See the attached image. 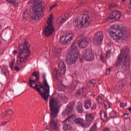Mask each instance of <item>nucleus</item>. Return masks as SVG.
<instances>
[{"instance_id": "nucleus-17", "label": "nucleus", "mask_w": 131, "mask_h": 131, "mask_svg": "<svg viewBox=\"0 0 131 131\" xmlns=\"http://www.w3.org/2000/svg\"><path fill=\"white\" fill-rule=\"evenodd\" d=\"M78 46H79V41H75L71 46V49L69 52L78 54Z\"/></svg>"}, {"instance_id": "nucleus-22", "label": "nucleus", "mask_w": 131, "mask_h": 131, "mask_svg": "<svg viewBox=\"0 0 131 131\" xmlns=\"http://www.w3.org/2000/svg\"><path fill=\"white\" fill-rule=\"evenodd\" d=\"M81 22V19L80 16H78L77 18L74 19L73 24L74 26L76 27H78V26H80L81 27V24L80 23Z\"/></svg>"}, {"instance_id": "nucleus-16", "label": "nucleus", "mask_w": 131, "mask_h": 131, "mask_svg": "<svg viewBox=\"0 0 131 131\" xmlns=\"http://www.w3.org/2000/svg\"><path fill=\"white\" fill-rule=\"evenodd\" d=\"M91 41V38L89 37H85L83 38L80 42H79V46L81 49H84L89 45Z\"/></svg>"}, {"instance_id": "nucleus-35", "label": "nucleus", "mask_w": 131, "mask_h": 131, "mask_svg": "<svg viewBox=\"0 0 131 131\" xmlns=\"http://www.w3.org/2000/svg\"><path fill=\"white\" fill-rule=\"evenodd\" d=\"M23 19H26L27 17H28V11L27 10H26L23 14Z\"/></svg>"}, {"instance_id": "nucleus-53", "label": "nucleus", "mask_w": 131, "mask_h": 131, "mask_svg": "<svg viewBox=\"0 0 131 131\" xmlns=\"http://www.w3.org/2000/svg\"><path fill=\"white\" fill-rule=\"evenodd\" d=\"M17 50H14V51H13V55H16V54H17Z\"/></svg>"}, {"instance_id": "nucleus-25", "label": "nucleus", "mask_w": 131, "mask_h": 131, "mask_svg": "<svg viewBox=\"0 0 131 131\" xmlns=\"http://www.w3.org/2000/svg\"><path fill=\"white\" fill-rule=\"evenodd\" d=\"M69 89L70 90L71 92H73V91L75 90V89H76V85L74 84V83H72L70 86H69Z\"/></svg>"}, {"instance_id": "nucleus-8", "label": "nucleus", "mask_w": 131, "mask_h": 131, "mask_svg": "<svg viewBox=\"0 0 131 131\" xmlns=\"http://www.w3.org/2000/svg\"><path fill=\"white\" fill-rule=\"evenodd\" d=\"M66 72V66L64 63V61L61 60L58 63V69H55L53 71V76L56 79L58 80V76L61 77Z\"/></svg>"}, {"instance_id": "nucleus-46", "label": "nucleus", "mask_w": 131, "mask_h": 131, "mask_svg": "<svg viewBox=\"0 0 131 131\" xmlns=\"http://www.w3.org/2000/svg\"><path fill=\"white\" fill-rule=\"evenodd\" d=\"M100 59L101 62H104V56L102 55H101Z\"/></svg>"}, {"instance_id": "nucleus-18", "label": "nucleus", "mask_w": 131, "mask_h": 131, "mask_svg": "<svg viewBox=\"0 0 131 131\" xmlns=\"http://www.w3.org/2000/svg\"><path fill=\"white\" fill-rule=\"evenodd\" d=\"M121 15V13H120V12L115 10L112 14L110 15V18L111 20H119Z\"/></svg>"}, {"instance_id": "nucleus-13", "label": "nucleus", "mask_w": 131, "mask_h": 131, "mask_svg": "<svg viewBox=\"0 0 131 131\" xmlns=\"http://www.w3.org/2000/svg\"><path fill=\"white\" fill-rule=\"evenodd\" d=\"M73 117H74V115L71 116L62 122L63 129L64 130H70V129H71L70 124H71V120L73 119Z\"/></svg>"}, {"instance_id": "nucleus-19", "label": "nucleus", "mask_w": 131, "mask_h": 131, "mask_svg": "<svg viewBox=\"0 0 131 131\" xmlns=\"http://www.w3.org/2000/svg\"><path fill=\"white\" fill-rule=\"evenodd\" d=\"M73 36L68 38V36H62L60 37V41L62 45H68L72 40Z\"/></svg>"}, {"instance_id": "nucleus-36", "label": "nucleus", "mask_w": 131, "mask_h": 131, "mask_svg": "<svg viewBox=\"0 0 131 131\" xmlns=\"http://www.w3.org/2000/svg\"><path fill=\"white\" fill-rule=\"evenodd\" d=\"M96 100L98 103H102V98L99 95L98 96V97L96 98Z\"/></svg>"}, {"instance_id": "nucleus-48", "label": "nucleus", "mask_w": 131, "mask_h": 131, "mask_svg": "<svg viewBox=\"0 0 131 131\" xmlns=\"http://www.w3.org/2000/svg\"><path fill=\"white\" fill-rule=\"evenodd\" d=\"M124 117L125 119H127L128 118V115L127 114H125L124 115Z\"/></svg>"}, {"instance_id": "nucleus-52", "label": "nucleus", "mask_w": 131, "mask_h": 131, "mask_svg": "<svg viewBox=\"0 0 131 131\" xmlns=\"http://www.w3.org/2000/svg\"><path fill=\"white\" fill-rule=\"evenodd\" d=\"M109 55H110V51H107L106 52V56H109Z\"/></svg>"}, {"instance_id": "nucleus-26", "label": "nucleus", "mask_w": 131, "mask_h": 131, "mask_svg": "<svg viewBox=\"0 0 131 131\" xmlns=\"http://www.w3.org/2000/svg\"><path fill=\"white\" fill-rule=\"evenodd\" d=\"M83 93H84V88L83 87L77 92V94H78L79 96H82L83 95Z\"/></svg>"}, {"instance_id": "nucleus-12", "label": "nucleus", "mask_w": 131, "mask_h": 131, "mask_svg": "<svg viewBox=\"0 0 131 131\" xmlns=\"http://www.w3.org/2000/svg\"><path fill=\"white\" fill-rule=\"evenodd\" d=\"M82 57L83 59H86V61H93L95 56L91 49H87L82 51Z\"/></svg>"}, {"instance_id": "nucleus-43", "label": "nucleus", "mask_w": 131, "mask_h": 131, "mask_svg": "<svg viewBox=\"0 0 131 131\" xmlns=\"http://www.w3.org/2000/svg\"><path fill=\"white\" fill-rule=\"evenodd\" d=\"M56 6H57V4H54L52 6L50 7V10L52 11V10H53L54 8H56Z\"/></svg>"}, {"instance_id": "nucleus-34", "label": "nucleus", "mask_w": 131, "mask_h": 131, "mask_svg": "<svg viewBox=\"0 0 131 131\" xmlns=\"http://www.w3.org/2000/svg\"><path fill=\"white\" fill-rule=\"evenodd\" d=\"M8 112L6 111L5 112H4V113H2L1 116L2 117V118H4V117H7V116H8Z\"/></svg>"}, {"instance_id": "nucleus-56", "label": "nucleus", "mask_w": 131, "mask_h": 131, "mask_svg": "<svg viewBox=\"0 0 131 131\" xmlns=\"http://www.w3.org/2000/svg\"><path fill=\"white\" fill-rule=\"evenodd\" d=\"M128 111H129V112H131V107L128 108Z\"/></svg>"}, {"instance_id": "nucleus-24", "label": "nucleus", "mask_w": 131, "mask_h": 131, "mask_svg": "<svg viewBox=\"0 0 131 131\" xmlns=\"http://www.w3.org/2000/svg\"><path fill=\"white\" fill-rule=\"evenodd\" d=\"M83 120L80 118H77L74 120V122L75 123H76V124H78L81 126Z\"/></svg>"}, {"instance_id": "nucleus-60", "label": "nucleus", "mask_w": 131, "mask_h": 131, "mask_svg": "<svg viewBox=\"0 0 131 131\" xmlns=\"http://www.w3.org/2000/svg\"><path fill=\"white\" fill-rule=\"evenodd\" d=\"M80 5H83V2H81Z\"/></svg>"}, {"instance_id": "nucleus-40", "label": "nucleus", "mask_w": 131, "mask_h": 131, "mask_svg": "<svg viewBox=\"0 0 131 131\" xmlns=\"http://www.w3.org/2000/svg\"><path fill=\"white\" fill-rule=\"evenodd\" d=\"M115 7H117V5L116 4H112L109 6L108 8L109 9H111V8H115Z\"/></svg>"}, {"instance_id": "nucleus-39", "label": "nucleus", "mask_w": 131, "mask_h": 131, "mask_svg": "<svg viewBox=\"0 0 131 131\" xmlns=\"http://www.w3.org/2000/svg\"><path fill=\"white\" fill-rule=\"evenodd\" d=\"M125 106H126V104L125 103L122 102L120 104V107H121V108H124Z\"/></svg>"}, {"instance_id": "nucleus-44", "label": "nucleus", "mask_w": 131, "mask_h": 131, "mask_svg": "<svg viewBox=\"0 0 131 131\" xmlns=\"http://www.w3.org/2000/svg\"><path fill=\"white\" fill-rule=\"evenodd\" d=\"M110 68H108L107 70H106V75H109V74H110Z\"/></svg>"}, {"instance_id": "nucleus-31", "label": "nucleus", "mask_w": 131, "mask_h": 131, "mask_svg": "<svg viewBox=\"0 0 131 131\" xmlns=\"http://www.w3.org/2000/svg\"><path fill=\"white\" fill-rule=\"evenodd\" d=\"M87 85L88 86H89V88H91L92 86H94L95 85V82H92V81H89L88 83H87Z\"/></svg>"}, {"instance_id": "nucleus-38", "label": "nucleus", "mask_w": 131, "mask_h": 131, "mask_svg": "<svg viewBox=\"0 0 131 131\" xmlns=\"http://www.w3.org/2000/svg\"><path fill=\"white\" fill-rule=\"evenodd\" d=\"M7 2L12 4L13 5H15V4H16V0H7Z\"/></svg>"}, {"instance_id": "nucleus-11", "label": "nucleus", "mask_w": 131, "mask_h": 131, "mask_svg": "<svg viewBox=\"0 0 131 131\" xmlns=\"http://www.w3.org/2000/svg\"><path fill=\"white\" fill-rule=\"evenodd\" d=\"M42 77L43 78V84L40 85L39 88H40V89H43L45 94H46V96H47V97L49 98L50 96V85H49L48 81H47V79L46 78V74H43Z\"/></svg>"}, {"instance_id": "nucleus-23", "label": "nucleus", "mask_w": 131, "mask_h": 131, "mask_svg": "<svg viewBox=\"0 0 131 131\" xmlns=\"http://www.w3.org/2000/svg\"><path fill=\"white\" fill-rule=\"evenodd\" d=\"M100 117L102 120V121H106V120H107V114L106 113V112L101 111Z\"/></svg>"}, {"instance_id": "nucleus-62", "label": "nucleus", "mask_w": 131, "mask_h": 131, "mask_svg": "<svg viewBox=\"0 0 131 131\" xmlns=\"http://www.w3.org/2000/svg\"><path fill=\"white\" fill-rule=\"evenodd\" d=\"M18 5V4L16 3V6H17Z\"/></svg>"}, {"instance_id": "nucleus-30", "label": "nucleus", "mask_w": 131, "mask_h": 131, "mask_svg": "<svg viewBox=\"0 0 131 131\" xmlns=\"http://www.w3.org/2000/svg\"><path fill=\"white\" fill-rule=\"evenodd\" d=\"M65 21H66V18H62L59 19V21H58V23L59 25H62Z\"/></svg>"}, {"instance_id": "nucleus-10", "label": "nucleus", "mask_w": 131, "mask_h": 131, "mask_svg": "<svg viewBox=\"0 0 131 131\" xmlns=\"http://www.w3.org/2000/svg\"><path fill=\"white\" fill-rule=\"evenodd\" d=\"M85 117L86 120L84 121L83 120L82 122V124L81 125V126L82 127H84V128L89 127L90 125H91V123H92V121L95 119V118H94L93 114L91 113L86 114Z\"/></svg>"}, {"instance_id": "nucleus-1", "label": "nucleus", "mask_w": 131, "mask_h": 131, "mask_svg": "<svg viewBox=\"0 0 131 131\" xmlns=\"http://www.w3.org/2000/svg\"><path fill=\"white\" fill-rule=\"evenodd\" d=\"M108 32L111 40H114L116 42H124L128 37L127 31H123L118 24L112 26L108 30Z\"/></svg>"}, {"instance_id": "nucleus-32", "label": "nucleus", "mask_w": 131, "mask_h": 131, "mask_svg": "<svg viewBox=\"0 0 131 131\" xmlns=\"http://www.w3.org/2000/svg\"><path fill=\"white\" fill-rule=\"evenodd\" d=\"M14 64H15V59H12V61L10 62V68L11 69V70H13Z\"/></svg>"}, {"instance_id": "nucleus-42", "label": "nucleus", "mask_w": 131, "mask_h": 131, "mask_svg": "<svg viewBox=\"0 0 131 131\" xmlns=\"http://www.w3.org/2000/svg\"><path fill=\"white\" fill-rule=\"evenodd\" d=\"M14 69V70H15V71H19V70H20V69L19 68V67H18V66H15Z\"/></svg>"}, {"instance_id": "nucleus-4", "label": "nucleus", "mask_w": 131, "mask_h": 131, "mask_svg": "<svg viewBox=\"0 0 131 131\" xmlns=\"http://www.w3.org/2000/svg\"><path fill=\"white\" fill-rule=\"evenodd\" d=\"M18 51L19 53L17 55L16 63L17 65H20V63H25L29 59L31 54V51L29 50V45L26 40H25L24 45L20 44L19 46Z\"/></svg>"}, {"instance_id": "nucleus-63", "label": "nucleus", "mask_w": 131, "mask_h": 131, "mask_svg": "<svg viewBox=\"0 0 131 131\" xmlns=\"http://www.w3.org/2000/svg\"><path fill=\"white\" fill-rule=\"evenodd\" d=\"M10 121H11V120H9L8 122H10Z\"/></svg>"}, {"instance_id": "nucleus-2", "label": "nucleus", "mask_w": 131, "mask_h": 131, "mask_svg": "<svg viewBox=\"0 0 131 131\" xmlns=\"http://www.w3.org/2000/svg\"><path fill=\"white\" fill-rule=\"evenodd\" d=\"M123 57L124 60L122 65V59H123ZM130 60L131 57L129 55V49L124 48L121 50V53L119 55L117 61L115 63V67L118 69L122 65V69L124 71H127L130 67Z\"/></svg>"}, {"instance_id": "nucleus-55", "label": "nucleus", "mask_w": 131, "mask_h": 131, "mask_svg": "<svg viewBox=\"0 0 131 131\" xmlns=\"http://www.w3.org/2000/svg\"><path fill=\"white\" fill-rule=\"evenodd\" d=\"M130 6L129 5L128 8H129V9H131V0L130 1Z\"/></svg>"}, {"instance_id": "nucleus-27", "label": "nucleus", "mask_w": 131, "mask_h": 131, "mask_svg": "<svg viewBox=\"0 0 131 131\" xmlns=\"http://www.w3.org/2000/svg\"><path fill=\"white\" fill-rule=\"evenodd\" d=\"M61 50L59 49L58 47H54L53 50V54H59Z\"/></svg>"}, {"instance_id": "nucleus-28", "label": "nucleus", "mask_w": 131, "mask_h": 131, "mask_svg": "<svg viewBox=\"0 0 131 131\" xmlns=\"http://www.w3.org/2000/svg\"><path fill=\"white\" fill-rule=\"evenodd\" d=\"M31 76L33 77L34 76L36 78V79L35 80H36V81H38V80L39 79V76H38V74H37L36 72H34Z\"/></svg>"}, {"instance_id": "nucleus-9", "label": "nucleus", "mask_w": 131, "mask_h": 131, "mask_svg": "<svg viewBox=\"0 0 131 131\" xmlns=\"http://www.w3.org/2000/svg\"><path fill=\"white\" fill-rule=\"evenodd\" d=\"M78 60V54L73 52H69L66 57V61L69 65L75 64Z\"/></svg>"}, {"instance_id": "nucleus-33", "label": "nucleus", "mask_w": 131, "mask_h": 131, "mask_svg": "<svg viewBox=\"0 0 131 131\" xmlns=\"http://www.w3.org/2000/svg\"><path fill=\"white\" fill-rule=\"evenodd\" d=\"M109 114L111 117H115L116 116V113L113 111L111 112Z\"/></svg>"}, {"instance_id": "nucleus-47", "label": "nucleus", "mask_w": 131, "mask_h": 131, "mask_svg": "<svg viewBox=\"0 0 131 131\" xmlns=\"http://www.w3.org/2000/svg\"><path fill=\"white\" fill-rule=\"evenodd\" d=\"M7 114L8 115H11L12 114V111L11 110H7Z\"/></svg>"}, {"instance_id": "nucleus-50", "label": "nucleus", "mask_w": 131, "mask_h": 131, "mask_svg": "<svg viewBox=\"0 0 131 131\" xmlns=\"http://www.w3.org/2000/svg\"><path fill=\"white\" fill-rule=\"evenodd\" d=\"M59 97H60V99H63V97H64V95L62 94H59Z\"/></svg>"}, {"instance_id": "nucleus-20", "label": "nucleus", "mask_w": 131, "mask_h": 131, "mask_svg": "<svg viewBox=\"0 0 131 131\" xmlns=\"http://www.w3.org/2000/svg\"><path fill=\"white\" fill-rule=\"evenodd\" d=\"M84 107L86 109H90L92 107V101L89 99L85 100L84 101Z\"/></svg>"}, {"instance_id": "nucleus-59", "label": "nucleus", "mask_w": 131, "mask_h": 131, "mask_svg": "<svg viewBox=\"0 0 131 131\" xmlns=\"http://www.w3.org/2000/svg\"><path fill=\"white\" fill-rule=\"evenodd\" d=\"M10 120H11V119H13V117H10Z\"/></svg>"}, {"instance_id": "nucleus-14", "label": "nucleus", "mask_w": 131, "mask_h": 131, "mask_svg": "<svg viewBox=\"0 0 131 131\" xmlns=\"http://www.w3.org/2000/svg\"><path fill=\"white\" fill-rule=\"evenodd\" d=\"M81 27H89L92 20L90 18V16L86 15H84L83 16H81Z\"/></svg>"}, {"instance_id": "nucleus-58", "label": "nucleus", "mask_w": 131, "mask_h": 131, "mask_svg": "<svg viewBox=\"0 0 131 131\" xmlns=\"http://www.w3.org/2000/svg\"><path fill=\"white\" fill-rule=\"evenodd\" d=\"M2 28H3V27L1 25H0V30H1Z\"/></svg>"}, {"instance_id": "nucleus-57", "label": "nucleus", "mask_w": 131, "mask_h": 131, "mask_svg": "<svg viewBox=\"0 0 131 131\" xmlns=\"http://www.w3.org/2000/svg\"><path fill=\"white\" fill-rule=\"evenodd\" d=\"M91 96L92 97H95V94H91Z\"/></svg>"}, {"instance_id": "nucleus-21", "label": "nucleus", "mask_w": 131, "mask_h": 131, "mask_svg": "<svg viewBox=\"0 0 131 131\" xmlns=\"http://www.w3.org/2000/svg\"><path fill=\"white\" fill-rule=\"evenodd\" d=\"M73 103H71L68 104L67 108L66 110V113L69 115V114H71L72 112V110H73Z\"/></svg>"}, {"instance_id": "nucleus-54", "label": "nucleus", "mask_w": 131, "mask_h": 131, "mask_svg": "<svg viewBox=\"0 0 131 131\" xmlns=\"http://www.w3.org/2000/svg\"><path fill=\"white\" fill-rule=\"evenodd\" d=\"M120 88H122L123 86V84H122V83H121V84H120L119 85Z\"/></svg>"}, {"instance_id": "nucleus-5", "label": "nucleus", "mask_w": 131, "mask_h": 131, "mask_svg": "<svg viewBox=\"0 0 131 131\" xmlns=\"http://www.w3.org/2000/svg\"><path fill=\"white\" fill-rule=\"evenodd\" d=\"M31 4L33 7L32 19L36 20L41 17H43L45 6H42V1L41 0H31Z\"/></svg>"}, {"instance_id": "nucleus-41", "label": "nucleus", "mask_w": 131, "mask_h": 131, "mask_svg": "<svg viewBox=\"0 0 131 131\" xmlns=\"http://www.w3.org/2000/svg\"><path fill=\"white\" fill-rule=\"evenodd\" d=\"M97 108V104L94 103L91 107L92 110H95Z\"/></svg>"}, {"instance_id": "nucleus-45", "label": "nucleus", "mask_w": 131, "mask_h": 131, "mask_svg": "<svg viewBox=\"0 0 131 131\" xmlns=\"http://www.w3.org/2000/svg\"><path fill=\"white\" fill-rule=\"evenodd\" d=\"M6 124H8V122L3 121L1 123V125L3 126L4 125H6Z\"/></svg>"}, {"instance_id": "nucleus-15", "label": "nucleus", "mask_w": 131, "mask_h": 131, "mask_svg": "<svg viewBox=\"0 0 131 131\" xmlns=\"http://www.w3.org/2000/svg\"><path fill=\"white\" fill-rule=\"evenodd\" d=\"M103 38H104V33L102 32H98L95 34L94 42L95 45H98L102 43L103 41Z\"/></svg>"}, {"instance_id": "nucleus-61", "label": "nucleus", "mask_w": 131, "mask_h": 131, "mask_svg": "<svg viewBox=\"0 0 131 131\" xmlns=\"http://www.w3.org/2000/svg\"><path fill=\"white\" fill-rule=\"evenodd\" d=\"M126 0H122V2H125Z\"/></svg>"}, {"instance_id": "nucleus-51", "label": "nucleus", "mask_w": 131, "mask_h": 131, "mask_svg": "<svg viewBox=\"0 0 131 131\" xmlns=\"http://www.w3.org/2000/svg\"><path fill=\"white\" fill-rule=\"evenodd\" d=\"M103 131H110V129H109L108 128H105L103 129Z\"/></svg>"}, {"instance_id": "nucleus-7", "label": "nucleus", "mask_w": 131, "mask_h": 131, "mask_svg": "<svg viewBox=\"0 0 131 131\" xmlns=\"http://www.w3.org/2000/svg\"><path fill=\"white\" fill-rule=\"evenodd\" d=\"M53 19H54V16H53V14H51L47 21L48 26L44 29V34L47 37L51 36L54 31H55V28H54V25H53Z\"/></svg>"}, {"instance_id": "nucleus-6", "label": "nucleus", "mask_w": 131, "mask_h": 131, "mask_svg": "<svg viewBox=\"0 0 131 131\" xmlns=\"http://www.w3.org/2000/svg\"><path fill=\"white\" fill-rule=\"evenodd\" d=\"M33 79V77L32 76H31V77L29 78V81L28 82V85L29 86H30V88H32V89H34V90H36L37 92L40 95L41 98L45 100V101H48L49 100V98L48 96H47V94H46V92H41L40 91V88H39L38 84H36L35 85V86H33L32 85L36 83L37 82V81L35 80H32Z\"/></svg>"}, {"instance_id": "nucleus-37", "label": "nucleus", "mask_w": 131, "mask_h": 131, "mask_svg": "<svg viewBox=\"0 0 131 131\" xmlns=\"http://www.w3.org/2000/svg\"><path fill=\"white\" fill-rule=\"evenodd\" d=\"M104 105L106 109H109V108H110V104H109L108 103L104 102Z\"/></svg>"}, {"instance_id": "nucleus-3", "label": "nucleus", "mask_w": 131, "mask_h": 131, "mask_svg": "<svg viewBox=\"0 0 131 131\" xmlns=\"http://www.w3.org/2000/svg\"><path fill=\"white\" fill-rule=\"evenodd\" d=\"M49 107L50 108L51 127L53 129H57L58 120H54L59 113V102L57 99L52 98L50 99Z\"/></svg>"}, {"instance_id": "nucleus-29", "label": "nucleus", "mask_w": 131, "mask_h": 131, "mask_svg": "<svg viewBox=\"0 0 131 131\" xmlns=\"http://www.w3.org/2000/svg\"><path fill=\"white\" fill-rule=\"evenodd\" d=\"M77 109L79 113H82L83 112V109L82 108V104L78 105Z\"/></svg>"}, {"instance_id": "nucleus-49", "label": "nucleus", "mask_w": 131, "mask_h": 131, "mask_svg": "<svg viewBox=\"0 0 131 131\" xmlns=\"http://www.w3.org/2000/svg\"><path fill=\"white\" fill-rule=\"evenodd\" d=\"M2 72H3V73H4L5 75H6V74L7 73V71L6 70V69H3L2 70Z\"/></svg>"}]
</instances>
